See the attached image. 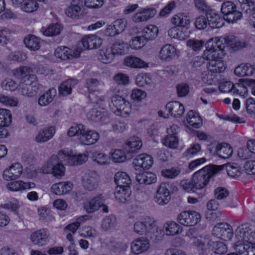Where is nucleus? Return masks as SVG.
<instances>
[{"label":"nucleus","mask_w":255,"mask_h":255,"mask_svg":"<svg viewBox=\"0 0 255 255\" xmlns=\"http://www.w3.org/2000/svg\"><path fill=\"white\" fill-rule=\"evenodd\" d=\"M226 45V39L223 37L213 38L207 42L203 57L210 61L208 69L210 72L220 73L225 70L224 63L220 59L225 55Z\"/></svg>","instance_id":"nucleus-1"},{"label":"nucleus","mask_w":255,"mask_h":255,"mask_svg":"<svg viewBox=\"0 0 255 255\" xmlns=\"http://www.w3.org/2000/svg\"><path fill=\"white\" fill-rule=\"evenodd\" d=\"M70 137L80 136L79 142L83 145H91L95 143L99 139V133L93 130L86 129L82 124H76L71 126L67 131Z\"/></svg>","instance_id":"nucleus-2"},{"label":"nucleus","mask_w":255,"mask_h":255,"mask_svg":"<svg viewBox=\"0 0 255 255\" xmlns=\"http://www.w3.org/2000/svg\"><path fill=\"white\" fill-rule=\"evenodd\" d=\"M220 168L215 167V165H209L196 172L192 178L195 189L204 188L208 183L210 178L219 172Z\"/></svg>","instance_id":"nucleus-3"},{"label":"nucleus","mask_w":255,"mask_h":255,"mask_svg":"<svg viewBox=\"0 0 255 255\" xmlns=\"http://www.w3.org/2000/svg\"><path fill=\"white\" fill-rule=\"evenodd\" d=\"M63 161H65V159L59 156V152L57 155H53L40 169V172L45 174L51 173L55 176H62L65 171L62 164Z\"/></svg>","instance_id":"nucleus-4"},{"label":"nucleus","mask_w":255,"mask_h":255,"mask_svg":"<svg viewBox=\"0 0 255 255\" xmlns=\"http://www.w3.org/2000/svg\"><path fill=\"white\" fill-rule=\"evenodd\" d=\"M110 107L115 114L123 118L128 116L131 111V106L129 102L118 95L112 98Z\"/></svg>","instance_id":"nucleus-5"},{"label":"nucleus","mask_w":255,"mask_h":255,"mask_svg":"<svg viewBox=\"0 0 255 255\" xmlns=\"http://www.w3.org/2000/svg\"><path fill=\"white\" fill-rule=\"evenodd\" d=\"M41 86L36 76H31L29 80H24V82L20 84L18 91L23 96L33 97L38 92Z\"/></svg>","instance_id":"nucleus-6"},{"label":"nucleus","mask_w":255,"mask_h":255,"mask_svg":"<svg viewBox=\"0 0 255 255\" xmlns=\"http://www.w3.org/2000/svg\"><path fill=\"white\" fill-rule=\"evenodd\" d=\"M221 12L224 15V19L230 23L236 22L242 17V13L237 10L236 4L231 1L222 4Z\"/></svg>","instance_id":"nucleus-7"},{"label":"nucleus","mask_w":255,"mask_h":255,"mask_svg":"<svg viewBox=\"0 0 255 255\" xmlns=\"http://www.w3.org/2000/svg\"><path fill=\"white\" fill-rule=\"evenodd\" d=\"M201 216L199 212L195 211H184L177 216V221L185 226H192L197 224L200 220Z\"/></svg>","instance_id":"nucleus-8"},{"label":"nucleus","mask_w":255,"mask_h":255,"mask_svg":"<svg viewBox=\"0 0 255 255\" xmlns=\"http://www.w3.org/2000/svg\"><path fill=\"white\" fill-rule=\"evenodd\" d=\"M50 240V234L48 230L42 228L33 232L30 235V240L35 246L43 247L46 246Z\"/></svg>","instance_id":"nucleus-9"},{"label":"nucleus","mask_w":255,"mask_h":255,"mask_svg":"<svg viewBox=\"0 0 255 255\" xmlns=\"http://www.w3.org/2000/svg\"><path fill=\"white\" fill-rule=\"evenodd\" d=\"M213 236L224 241L230 240L233 236V231L230 225L221 223L215 226L213 230Z\"/></svg>","instance_id":"nucleus-10"},{"label":"nucleus","mask_w":255,"mask_h":255,"mask_svg":"<svg viewBox=\"0 0 255 255\" xmlns=\"http://www.w3.org/2000/svg\"><path fill=\"white\" fill-rule=\"evenodd\" d=\"M169 184L167 183H162L159 186L154 196V200L160 205L167 204L171 199L169 190Z\"/></svg>","instance_id":"nucleus-11"},{"label":"nucleus","mask_w":255,"mask_h":255,"mask_svg":"<svg viewBox=\"0 0 255 255\" xmlns=\"http://www.w3.org/2000/svg\"><path fill=\"white\" fill-rule=\"evenodd\" d=\"M250 230L247 225H242L239 226L235 232L236 242L234 245V248L239 245H245V243L248 242L250 238Z\"/></svg>","instance_id":"nucleus-12"},{"label":"nucleus","mask_w":255,"mask_h":255,"mask_svg":"<svg viewBox=\"0 0 255 255\" xmlns=\"http://www.w3.org/2000/svg\"><path fill=\"white\" fill-rule=\"evenodd\" d=\"M81 49L77 48L71 49L66 46H60L55 50L56 57L62 60L72 59L80 56Z\"/></svg>","instance_id":"nucleus-13"},{"label":"nucleus","mask_w":255,"mask_h":255,"mask_svg":"<svg viewBox=\"0 0 255 255\" xmlns=\"http://www.w3.org/2000/svg\"><path fill=\"white\" fill-rule=\"evenodd\" d=\"M150 247L149 240L145 237H140L134 240L130 244L132 254L138 255L147 252Z\"/></svg>","instance_id":"nucleus-14"},{"label":"nucleus","mask_w":255,"mask_h":255,"mask_svg":"<svg viewBox=\"0 0 255 255\" xmlns=\"http://www.w3.org/2000/svg\"><path fill=\"white\" fill-rule=\"evenodd\" d=\"M99 180V176L96 171H88L83 177V186L86 190L93 191L98 187Z\"/></svg>","instance_id":"nucleus-15"},{"label":"nucleus","mask_w":255,"mask_h":255,"mask_svg":"<svg viewBox=\"0 0 255 255\" xmlns=\"http://www.w3.org/2000/svg\"><path fill=\"white\" fill-rule=\"evenodd\" d=\"M59 155L61 158H64L65 161L69 165L82 164L88 160V155L86 153L71 155L66 154L63 151H60Z\"/></svg>","instance_id":"nucleus-16"},{"label":"nucleus","mask_w":255,"mask_h":255,"mask_svg":"<svg viewBox=\"0 0 255 255\" xmlns=\"http://www.w3.org/2000/svg\"><path fill=\"white\" fill-rule=\"evenodd\" d=\"M22 167L19 163L12 164L8 169L3 171V177L4 179L9 181L17 179L22 172Z\"/></svg>","instance_id":"nucleus-17"},{"label":"nucleus","mask_w":255,"mask_h":255,"mask_svg":"<svg viewBox=\"0 0 255 255\" xmlns=\"http://www.w3.org/2000/svg\"><path fill=\"white\" fill-rule=\"evenodd\" d=\"M132 164L135 167L136 170L140 168L148 169L153 164V158L146 154H141L133 159Z\"/></svg>","instance_id":"nucleus-18"},{"label":"nucleus","mask_w":255,"mask_h":255,"mask_svg":"<svg viewBox=\"0 0 255 255\" xmlns=\"http://www.w3.org/2000/svg\"><path fill=\"white\" fill-rule=\"evenodd\" d=\"M82 43L86 49H92L99 47L102 44L103 40L96 35H88L82 39Z\"/></svg>","instance_id":"nucleus-19"},{"label":"nucleus","mask_w":255,"mask_h":255,"mask_svg":"<svg viewBox=\"0 0 255 255\" xmlns=\"http://www.w3.org/2000/svg\"><path fill=\"white\" fill-rule=\"evenodd\" d=\"M104 202L103 196L102 194H100L93 197L90 200L85 202L84 203V208L88 213H93L101 207Z\"/></svg>","instance_id":"nucleus-20"},{"label":"nucleus","mask_w":255,"mask_h":255,"mask_svg":"<svg viewBox=\"0 0 255 255\" xmlns=\"http://www.w3.org/2000/svg\"><path fill=\"white\" fill-rule=\"evenodd\" d=\"M166 109L173 117L179 118L184 113V107L179 102L173 101L168 102L166 105Z\"/></svg>","instance_id":"nucleus-21"},{"label":"nucleus","mask_w":255,"mask_h":255,"mask_svg":"<svg viewBox=\"0 0 255 255\" xmlns=\"http://www.w3.org/2000/svg\"><path fill=\"white\" fill-rule=\"evenodd\" d=\"M176 48L171 44H165L159 53V58L164 61L171 60L176 55Z\"/></svg>","instance_id":"nucleus-22"},{"label":"nucleus","mask_w":255,"mask_h":255,"mask_svg":"<svg viewBox=\"0 0 255 255\" xmlns=\"http://www.w3.org/2000/svg\"><path fill=\"white\" fill-rule=\"evenodd\" d=\"M206 17L209 25L212 28H219L224 24L225 19L212 11H207Z\"/></svg>","instance_id":"nucleus-23"},{"label":"nucleus","mask_w":255,"mask_h":255,"mask_svg":"<svg viewBox=\"0 0 255 255\" xmlns=\"http://www.w3.org/2000/svg\"><path fill=\"white\" fill-rule=\"evenodd\" d=\"M72 187L73 184L70 182H61L53 184L51 187V191L54 194L62 195L71 191Z\"/></svg>","instance_id":"nucleus-24"},{"label":"nucleus","mask_w":255,"mask_h":255,"mask_svg":"<svg viewBox=\"0 0 255 255\" xmlns=\"http://www.w3.org/2000/svg\"><path fill=\"white\" fill-rule=\"evenodd\" d=\"M215 167H219V172L226 169L228 175L233 178H236L240 176L242 173L239 166L236 163H228L222 165H215Z\"/></svg>","instance_id":"nucleus-25"},{"label":"nucleus","mask_w":255,"mask_h":255,"mask_svg":"<svg viewBox=\"0 0 255 255\" xmlns=\"http://www.w3.org/2000/svg\"><path fill=\"white\" fill-rule=\"evenodd\" d=\"M78 81L75 79H68L59 86V94L63 96H67L71 93L72 88L77 84Z\"/></svg>","instance_id":"nucleus-26"},{"label":"nucleus","mask_w":255,"mask_h":255,"mask_svg":"<svg viewBox=\"0 0 255 255\" xmlns=\"http://www.w3.org/2000/svg\"><path fill=\"white\" fill-rule=\"evenodd\" d=\"M228 255H255V244L249 242L246 246L239 245L236 248V252Z\"/></svg>","instance_id":"nucleus-27"},{"label":"nucleus","mask_w":255,"mask_h":255,"mask_svg":"<svg viewBox=\"0 0 255 255\" xmlns=\"http://www.w3.org/2000/svg\"><path fill=\"white\" fill-rule=\"evenodd\" d=\"M55 133V128L51 127L40 130L35 136V140L39 143L44 142L50 140Z\"/></svg>","instance_id":"nucleus-28"},{"label":"nucleus","mask_w":255,"mask_h":255,"mask_svg":"<svg viewBox=\"0 0 255 255\" xmlns=\"http://www.w3.org/2000/svg\"><path fill=\"white\" fill-rule=\"evenodd\" d=\"M156 13L154 8H148L137 12L132 17V20L135 22H140L146 21L152 17Z\"/></svg>","instance_id":"nucleus-29"},{"label":"nucleus","mask_w":255,"mask_h":255,"mask_svg":"<svg viewBox=\"0 0 255 255\" xmlns=\"http://www.w3.org/2000/svg\"><path fill=\"white\" fill-rule=\"evenodd\" d=\"M115 181L117 187L121 188H130L131 181L129 176L126 172H118L115 175Z\"/></svg>","instance_id":"nucleus-30"},{"label":"nucleus","mask_w":255,"mask_h":255,"mask_svg":"<svg viewBox=\"0 0 255 255\" xmlns=\"http://www.w3.org/2000/svg\"><path fill=\"white\" fill-rule=\"evenodd\" d=\"M125 148L129 155L136 152L142 146L140 139L137 136L131 137L126 143Z\"/></svg>","instance_id":"nucleus-31"},{"label":"nucleus","mask_w":255,"mask_h":255,"mask_svg":"<svg viewBox=\"0 0 255 255\" xmlns=\"http://www.w3.org/2000/svg\"><path fill=\"white\" fill-rule=\"evenodd\" d=\"M32 69L27 66H21L12 71L13 75L18 79L21 80V82H24V80L30 79L31 76H36L31 74Z\"/></svg>","instance_id":"nucleus-32"},{"label":"nucleus","mask_w":255,"mask_h":255,"mask_svg":"<svg viewBox=\"0 0 255 255\" xmlns=\"http://www.w3.org/2000/svg\"><path fill=\"white\" fill-rule=\"evenodd\" d=\"M124 64L127 66L133 68H141L147 67V64L144 61L133 56L126 57L124 60Z\"/></svg>","instance_id":"nucleus-33"},{"label":"nucleus","mask_w":255,"mask_h":255,"mask_svg":"<svg viewBox=\"0 0 255 255\" xmlns=\"http://www.w3.org/2000/svg\"><path fill=\"white\" fill-rule=\"evenodd\" d=\"M255 68L250 64H242L237 66L234 70V73L238 76H251Z\"/></svg>","instance_id":"nucleus-34"},{"label":"nucleus","mask_w":255,"mask_h":255,"mask_svg":"<svg viewBox=\"0 0 255 255\" xmlns=\"http://www.w3.org/2000/svg\"><path fill=\"white\" fill-rule=\"evenodd\" d=\"M56 95V90L51 88L42 95L38 99V103L40 106H46L52 102Z\"/></svg>","instance_id":"nucleus-35"},{"label":"nucleus","mask_w":255,"mask_h":255,"mask_svg":"<svg viewBox=\"0 0 255 255\" xmlns=\"http://www.w3.org/2000/svg\"><path fill=\"white\" fill-rule=\"evenodd\" d=\"M136 180L139 184H151L156 182V176L151 172H143L137 174Z\"/></svg>","instance_id":"nucleus-36"},{"label":"nucleus","mask_w":255,"mask_h":255,"mask_svg":"<svg viewBox=\"0 0 255 255\" xmlns=\"http://www.w3.org/2000/svg\"><path fill=\"white\" fill-rule=\"evenodd\" d=\"M24 43L27 48L32 51H36L40 47V40L33 35H28L24 39Z\"/></svg>","instance_id":"nucleus-37"},{"label":"nucleus","mask_w":255,"mask_h":255,"mask_svg":"<svg viewBox=\"0 0 255 255\" xmlns=\"http://www.w3.org/2000/svg\"><path fill=\"white\" fill-rule=\"evenodd\" d=\"M158 28L153 25L147 26L143 29L141 36L145 40L146 42L149 40L154 39L157 36Z\"/></svg>","instance_id":"nucleus-38"},{"label":"nucleus","mask_w":255,"mask_h":255,"mask_svg":"<svg viewBox=\"0 0 255 255\" xmlns=\"http://www.w3.org/2000/svg\"><path fill=\"white\" fill-rule=\"evenodd\" d=\"M114 56L123 55L128 53V45L124 42L116 41L110 47Z\"/></svg>","instance_id":"nucleus-39"},{"label":"nucleus","mask_w":255,"mask_h":255,"mask_svg":"<svg viewBox=\"0 0 255 255\" xmlns=\"http://www.w3.org/2000/svg\"><path fill=\"white\" fill-rule=\"evenodd\" d=\"M101 85V82L97 79L89 78L86 81V87L88 89L89 92L91 94L89 95V98L93 102H98V100H94L92 98L93 95L92 93L95 92L99 91V86Z\"/></svg>","instance_id":"nucleus-40"},{"label":"nucleus","mask_w":255,"mask_h":255,"mask_svg":"<svg viewBox=\"0 0 255 255\" xmlns=\"http://www.w3.org/2000/svg\"><path fill=\"white\" fill-rule=\"evenodd\" d=\"M171 21L175 26L183 28L190 22L189 16L183 13H179L175 15L172 17Z\"/></svg>","instance_id":"nucleus-41"},{"label":"nucleus","mask_w":255,"mask_h":255,"mask_svg":"<svg viewBox=\"0 0 255 255\" xmlns=\"http://www.w3.org/2000/svg\"><path fill=\"white\" fill-rule=\"evenodd\" d=\"M131 193L130 188H125L117 187L115 192V197L119 202H125Z\"/></svg>","instance_id":"nucleus-42"},{"label":"nucleus","mask_w":255,"mask_h":255,"mask_svg":"<svg viewBox=\"0 0 255 255\" xmlns=\"http://www.w3.org/2000/svg\"><path fill=\"white\" fill-rule=\"evenodd\" d=\"M111 159L115 162L121 163L125 161L127 159L132 158V155H129L127 151V154L120 149H116L112 153Z\"/></svg>","instance_id":"nucleus-43"},{"label":"nucleus","mask_w":255,"mask_h":255,"mask_svg":"<svg viewBox=\"0 0 255 255\" xmlns=\"http://www.w3.org/2000/svg\"><path fill=\"white\" fill-rule=\"evenodd\" d=\"M219 149L217 155L220 158L227 159L231 156L233 149L231 146L226 143L219 144Z\"/></svg>","instance_id":"nucleus-44"},{"label":"nucleus","mask_w":255,"mask_h":255,"mask_svg":"<svg viewBox=\"0 0 255 255\" xmlns=\"http://www.w3.org/2000/svg\"><path fill=\"white\" fill-rule=\"evenodd\" d=\"M169 35L174 38L178 39L180 40H183L188 36L187 30L185 28H173L169 31Z\"/></svg>","instance_id":"nucleus-45"},{"label":"nucleus","mask_w":255,"mask_h":255,"mask_svg":"<svg viewBox=\"0 0 255 255\" xmlns=\"http://www.w3.org/2000/svg\"><path fill=\"white\" fill-rule=\"evenodd\" d=\"M115 56L110 48L102 49L100 50L99 59L104 63H110L114 59Z\"/></svg>","instance_id":"nucleus-46"},{"label":"nucleus","mask_w":255,"mask_h":255,"mask_svg":"<svg viewBox=\"0 0 255 255\" xmlns=\"http://www.w3.org/2000/svg\"><path fill=\"white\" fill-rule=\"evenodd\" d=\"M187 121L190 126L195 128H199L202 126V119L193 110H191L188 113Z\"/></svg>","instance_id":"nucleus-47"},{"label":"nucleus","mask_w":255,"mask_h":255,"mask_svg":"<svg viewBox=\"0 0 255 255\" xmlns=\"http://www.w3.org/2000/svg\"><path fill=\"white\" fill-rule=\"evenodd\" d=\"M165 234L168 236H173L179 234L181 231V227L175 222H170L164 225Z\"/></svg>","instance_id":"nucleus-48"},{"label":"nucleus","mask_w":255,"mask_h":255,"mask_svg":"<svg viewBox=\"0 0 255 255\" xmlns=\"http://www.w3.org/2000/svg\"><path fill=\"white\" fill-rule=\"evenodd\" d=\"M11 122L10 111L4 109H0V126L8 127Z\"/></svg>","instance_id":"nucleus-49"},{"label":"nucleus","mask_w":255,"mask_h":255,"mask_svg":"<svg viewBox=\"0 0 255 255\" xmlns=\"http://www.w3.org/2000/svg\"><path fill=\"white\" fill-rule=\"evenodd\" d=\"M81 7L78 4H72L65 10L66 15L73 19H78L81 13Z\"/></svg>","instance_id":"nucleus-50"},{"label":"nucleus","mask_w":255,"mask_h":255,"mask_svg":"<svg viewBox=\"0 0 255 255\" xmlns=\"http://www.w3.org/2000/svg\"><path fill=\"white\" fill-rule=\"evenodd\" d=\"M87 117L89 120L97 122L104 120V114L101 111L94 108L87 113Z\"/></svg>","instance_id":"nucleus-51"},{"label":"nucleus","mask_w":255,"mask_h":255,"mask_svg":"<svg viewBox=\"0 0 255 255\" xmlns=\"http://www.w3.org/2000/svg\"><path fill=\"white\" fill-rule=\"evenodd\" d=\"M62 30V27L58 23L50 25L44 31L43 34L46 36H54L58 35Z\"/></svg>","instance_id":"nucleus-52"},{"label":"nucleus","mask_w":255,"mask_h":255,"mask_svg":"<svg viewBox=\"0 0 255 255\" xmlns=\"http://www.w3.org/2000/svg\"><path fill=\"white\" fill-rule=\"evenodd\" d=\"M232 93L233 94L245 97L248 94V89L245 82L244 83H236L234 85Z\"/></svg>","instance_id":"nucleus-53"},{"label":"nucleus","mask_w":255,"mask_h":255,"mask_svg":"<svg viewBox=\"0 0 255 255\" xmlns=\"http://www.w3.org/2000/svg\"><path fill=\"white\" fill-rule=\"evenodd\" d=\"M241 7L245 13H251V10H255V1L252 0H238Z\"/></svg>","instance_id":"nucleus-54"},{"label":"nucleus","mask_w":255,"mask_h":255,"mask_svg":"<svg viewBox=\"0 0 255 255\" xmlns=\"http://www.w3.org/2000/svg\"><path fill=\"white\" fill-rule=\"evenodd\" d=\"M180 172L181 171L179 167H175L162 170L161 171V175L167 178L174 179L180 174Z\"/></svg>","instance_id":"nucleus-55"},{"label":"nucleus","mask_w":255,"mask_h":255,"mask_svg":"<svg viewBox=\"0 0 255 255\" xmlns=\"http://www.w3.org/2000/svg\"><path fill=\"white\" fill-rule=\"evenodd\" d=\"M93 160L101 165H105L108 163L109 157L107 155L100 153L97 151L94 152L92 154Z\"/></svg>","instance_id":"nucleus-56"},{"label":"nucleus","mask_w":255,"mask_h":255,"mask_svg":"<svg viewBox=\"0 0 255 255\" xmlns=\"http://www.w3.org/2000/svg\"><path fill=\"white\" fill-rule=\"evenodd\" d=\"M21 9L26 12H32L38 8V3L35 0H27L21 6Z\"/></svg>","instance_id":"nucleus-57"},{"label":"nucleus","mask_w":255,"mask_h":255,"mask_svg":"<svg viewBox=\"0 0 255 255\" xmlns=\"http://www.w3.org/2000/svg\"><path fill=\"white\" fill-rule=\"evenodd\" d=\"M146 43L145 39L140 35L133 38L129 42V46L132 49L136 50L142 47Z\"/></svg>","instance_id":"nucleus-58"},{"label":"nucleus","mask_w":255,"mask_h":255,"mask_svg":"<svg viewBox=\"0 0 255 255\" xmlns=\"http://www.w3.org/2000/svg\"><path fill=\"white\" fill-rule=\"evenodd\" d=\"M116 219L114 216L106 217L102 221V228L105 231L111 230L115 227Z\"/></svg>","instance_id":"nucleus-59"},{"label":"nucleus","mask_w":255,"mask_h":255,"mask_svg":"<svg viewBox=\"0 0 255 255\" xmlns=\"http://www.w3.org/2000/svg\"><path fill=\"white\" fill-rule=\"evenodd\" d=\"M164 145L172 149L177 148L178 146V138L177 136L167 135L163 140Z\"/></svg>","instance_id":"nucleus-60"},{"label":"nucleus","mask_w":255,"mask_h":255,"mask_svg":"<svg viewBox=\"0 0 255 255\" xmlns=\"http://www.w3.org/2000/svg\"><path fill=\"white\" fill-rule=\"evenodd\" d=\"M201 150L199 144H194L188 148L183 153V156L187 159L192 157Z\"/></svg>","instance_id":"nucleus-61"},{"label":"nucleus","mask_w":255,"mask_h":255,"mask_svg":"<svg viewBox=\"0 0 255 255\" xmlns=\"http://www.w3.org/2000/svg\"><path fill=\"white\" fill-rule=\"evenodd\" d=\"M7 57L10 60L22 62L27 59V55L25 53L22 52L15 51L9 53Z\"/></svg>","instance_id":"nucleus-62"},{"label":"nucleus","mask_w":255,"mask_h":255,"mask_svg":"<svg viewBox=\"0 0 255 255\" xmlns=\"http://www.w3.org/2000/svg\"><path fill=\"white\" fill-rule=\"evenodd\" d=\"M150 78L145 74H139L137 75L135 82L139 87H143L150 83Z\"/></svg>","instance_id":"nucleus-63"},{"label":"nucleus","mask_w":255,"mask_h":255,"mask_svg":"<svg viewBox=\"0 0 255 255\" xmlns=\"http://www.w3.org/2000/svg\"><path fill=\"white\" fill-rule=\"evenodd\" d=\"M187 45L194 51L200 50L203 46L204 41L195 39H190L187 41Z\"/></svg>","instance_id":"nucleus-64"}]
</instances>
